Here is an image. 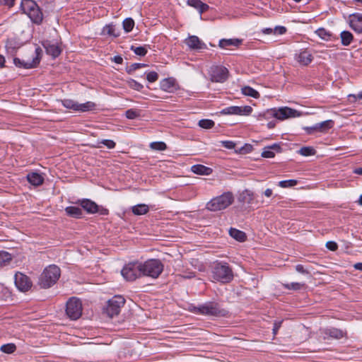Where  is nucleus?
Instances as JSON below:
<instances>
[{
    "mask_svg": "<svg viewBox=\"0 0 362 362\" xmlns=\"http://www.w3.org/2000/svg\"><path fill=\"white\" fill-rule=\"evenodd\" d=\"M241 90L242 93L245 95L250 96L254 98H259L260 97L259 92L250 86H244L242 88Z\"/></svg>",
    "mask_w": 362,
    "mask_h": 362,
    "instance_id": "f704fd0d",
    "label": "nucleus"
},
{
    "mask_svg": "<svg viewBox=\"0 0 362 362\" xmlns=\"http://www.w3.org/2000/svg\"><path fill=\"white\" fill-rule=\"evenodd\" d=\"M349 26L356 33H362V13H354L349 15Z\"/></svg>",
    "mask_w": 362,
    "mask_h": 362,
    "instance_id": "2eb2a0df",
    "label": "nucleus"
},
{
    "mask_svg": "<svg viewBox=\"0 0 362 362\" xmlns=\"http://www.w3.org/2000/svg\"><path fill=\"white\" fill-rule=\"evenodd\" d=\"M209 76L212 82L224 83L229 76L228 69L221 65H213L209 69Z\"/></svg>",
    "mask_w": 362,
    "mask_h": 362,
    "instance_id": "9b49d317",
    "label": "nucleus"
},
{
    "mask_svg": "<svg viewBox=\"0 0 362 362\" xmlns=\"http://www.w3.org/2000/svg\"><path fill=\"white\" fill-rule=\"evenodd\" d=\"M21 8L31 20L37 25H40L43 20V13L42 9L33 0H22Z\"/></svg>",
    "mask_w": 362,
    "mask_h": 362,
    "instance_id": "20e7f679",
    "label": "nucleus"
},
{
    "mask_svg": "<svg viewBox=\"0 0 362 362\" xmlns=\"http://www.w3.org/2000/svg\"><path fill=\"white\" fill-rule=\"evenodd\" d=\"M282 286L288 290H293V291H299L304 288L305 286V284L303 283H298V282H292V283H286L282 284Z\"/></svg>",
    "mask_w": 362,
    "mask_h": 362,
    "instance_id": "4c0bfd02",
    "label": "nucleus"
},
{
    "mask_svg": "<svg viewBox=\"0 0 362 362\" xmlns=\"http://www.w3.org/2000/svg\"><path fill=\"white\" fill-rule=\"evenodd\" d=\"M298 153L303 156H310L315 155L317 151L313 146H303Z\"/></svg>",
    "mask_w": 362,
    "mask_h": 362,
    "instance_id": "ea45409f",
    "label": "nucleus"
},
{
    "mask_svg": "<svg viewBox=\"0 0 362 362\" xmlns=\"http://www.w3.org/2000/svg\"><path fill=\"white\" fill-rule=\"evenodd\" d=\"M187 4L188 6L197 9L200 14L204 13L209 8V6L203 3L201 0H187Z\"/></svg>",
    "mask_w": 362,
    "mask_h": 362,
    "instance_id": "4be33fe9",
    "label": "nucleus"
},
{
    "mask_svg": "<svg viewBox=\"0 0 362 362\" xmlns=\"http://www.w3.org/2000/svg\"><path fill=\"white\" fill-rule=\"evenodd\" d=\"M13 64L18 68L29 69L37 67L39 65L38 58L33 59L30 62H25L18 57L13 58Z\"/></svg>",
    "mask_w": 362,
    "mask_h": 362,
    "instance_id": "f3484780",
    "label": "nucleus"
},
{
    "mask_svg": "<svg viewBox=\"0 0 362 362\" xmlns=\"http://www.w3.org/2000/svg\"><path fill=\"white\" fill-rule=\"evenodd\" d=\"M127 83H128L129 86L131 88L138 90V91H141L144 88V86L142 84H141L140 83L137 82L136 81H135L134 79H132V78H130L127 81Z\"/></svg>",
    "mask_w": 362,
    "mask_h": 362,
    "instance_id": "8fccbe9b",
    "label": "nucleus"
},
{
    "mask_svg": "<svg viewBox=\"0 0 362 362\" xmlns=\"http://www.w3.org/2000/svg\"><path fill=\"white\" fill-rule=\"evenodd\" d=\"M234 200L231 192H226L211 199L206 204V209L211 211H217L226 209Z\"/></svg>",
    "mask_w": 362,
    "mask_h": 362,
    "instance_id": "423d86ee",
    "label": "nucleus"
},
{
    "mask_svg": "<svg viewBox=\"0 0 362 362\" xmlns=\"http://www.w3.org/2000/svg\"><path fill=\"white\" fill-rule=\"evenodd\" d=\"M164 265L158 259H150L141 262L142 276L157 279L163 272Z\"/></svg>",
    "mask_w": 362,
    "mask_h": 362,
    "instance_id": "39448f33",
    "label": "nucleus"
},
{
    "mask_svg": "<svg viewBox=\"0 0 362 362\" xmlns=\"http://www.w3.org/2000/svg\"><path fill=\"white\" fill-rule=\"evenodd\" d=\"M359 93L357 95L349 94L348 98L350 103H356L357 100H359Z\"/></svg>",
    "mask_w": 362,
    "mask_h": 362,
    "instance_id": "69168bd1",
    "label": "nucleus"
},
{
    "mask_svg": "<svg viewBox=\"0 0 362 362\" xmlns=\"http://www.w3.org/2000/svg\"><path fill=\"white\" fill-rule=\"evenodd\" d=\"M122 27L125 33L131 32L134 27V21L132 18H127L122 22Z\"/></svg>",
    "mask_w": 362,
    "mask_h": 362,
    "instance_id": "a19ab883",
    "label": "nucleus"
},
{
    "mask_svg": "<svg viewBox=\"0 0 362 362\" xmlns=\"http://www.w3.org/2000/svg\"><path fill=\"white\" fill-rule=\"evenodd\" d=\"M296 270L300 273V274H309V272L305 269L303 267V265L302 264H297L296 266Z\"/></svg>",
    "mask_w": 362,
    "mask_h": 362,
    "instance_id": "680f3d73",
    "label": "nucleus"
},
{
    "mask_svg": "<svg viewBox=\"0 0 362 362\" xmlns=\"http://www.w3.org/2000/svg\"><path fill=\"white\" fill-rule=\"evenodd\" d=\"M267 114L271 115L278 119L283 120L285 119L299 117L300 114L294 109L288 107H281L278 110L271 109L268 110Z\"/></svg>",
    "mask_w": 362,
    "mask_h": 362,
    "instance_id": "f8f14e48",
    "label": "nucleus"
},
{
    "mask_svg": "<svg viewBox=\"0 0 362 362\" xmlns=\"http://www.w3.org/2000/svg\"><path fill=\"white\" fill-rule=\"evenodd\" d=\"M149 211V207L145 204H139L132 207V212L136 216L146 214Z\"/></svg>",
    "mask_w": 362,
    "mask_h": 362,
    "instance_id": "c756f323",
    "label": "nucleus"
},
{
    "mask_svg": "<svg viewBox=\"0 0 362 362\" xmlns=\"http://www.w3.org/2000/svg\"><path fill=\"white\" fill-rule=\"evenodd\" d=\"M61 276L60 268L51 264L45 267L39 277L38 284L42 288H49L54 285Z\"/></svg>",
    "mask_w": 362,
    "mask_h": 362,
    "instance_id": "7ed1b4c3",
    "label": "nucleus"
},
{
    "mask_svg": "<svg viewBox=\"0 0 362 362\" xmlns=\"http://www.w3.org/2000/svg\"><path fill=\"white\" fill-rule=\"evenodd\" d=\"M211 276L216 281L227 284L233 279V272L228 263L216 262L211 267Z\"/></svg>",
    "mask_w": 362,
    "mask_h": 362,
    "instance_id": "f03ea898",
    "label": "nucleus"
},
{
    "mask_svg": "<svg viewBox=\"0 0 362 362\" xmlns=\"http://www.w3.org/2000/svg\"><path fill=\"white\" fill-rule=\"evenodd\" d=\"M100 143L105 145L109 149H112L116 146V143L113 140L110 139H103Z\"/></svg>",
    "mask_w": 362,
    "mask_h": 362,
    "instance_id": "603ef678",
    "label": "nucleus"
},
{
    "mask_svg": "<svg viewBox=\"0 0 362 362\" xmlns=\"http://www.w3.org/2000/svg\"><path fill=\"white\" fill-rule=\"evenodd\" d=\"M262 31L265 35H270L274 33V30L270 28H264V29H262Z\"/></svg>",
    "mask_w": 362,
    "mask_h": 362,
    "instance_id": "774afa93",
    "label": "nucleus"
},
{
    "mask_svg": "<svg viewBox=\"0 0 362 362\" xmlns=\"http://www.w3.org/2000/svg\"><path fill=\"white\" fill-rule=\"evenodd\" d=\"M303 129L305 131L307 134L310 135L314 134L315 132H318V126L317 124H315L312 127H303Z\"/></svg>",
    "mask_w": 362,
    "mask_h": 362,
    "instance_id": "864d4df0",
    "label": "nucleus"
},
{
    "mask_svg": "<svg viewBox=\"0 0 362 362\" xmlns=\"http://www.w3.org/2000/svg\"><path fill=\"white\" fill-rule=\"evenodd\" d=\"M151 149L155 151H165L167 149V145L163 141H153L150 144Z\"/></svg>",
    "mask_w": 362,
    "mask_h": 362,
    "instance_id": "37998d69",
    "label": "nucleus"
},
{
    "mask_svg": "<svg viewBox=\"0 0 362 362\" xmlns=\"http://www.w3.org/2000/svg\"><path fill=\"white\" fill-rule=\"evenodd\" d=\"M281 151L282 148L279 144H274L264 148L262 152V156L267 158H274L275 156V152L281 153Z\"/></svg>",
    "mask_w": 362,
    "mask_h": 362,
    "instance_id": "6ab92c4d",
    "label": "nucleus"
},
{
    "mask_svg": "<svg viewBox=\"0 0 362 362\" xmlns=\"http://www.w3.org/2000/svg\"><path fill=\"white\" fill-rule=\"evenodd\" d=\"M185 44L192 49H204L207 48L206 45L196 35H192L187 38Z\"/></svg>",
    "mask_w": 362,
    "mask_h": 362,
    "instance_id": "dca6fc26",
    "label": "nucleus"
},
{
    "mask_svg": "<svg viewBox=\"0 0 362 362\" xmlns=\"http://www.w3.org/2000/svg\"><path fill=\"white\" fill-rule=\"evenodd\" d=\"M255 196L254 193L249 190L245 189L242 193L240 194L238 201L243 204H247V205H252L254 203Z\"/></svg>",
    "mask_w": 362,
    "mask_h": 362,
    "instance_id": "412c9836",
    "label": "nucleus"
},
{
    "mask_svg": "<svg viewBox=\"0 0 362 362\" xmlns=\"http://www.w3.org/2000/svg\"><path fill=\"white\" fill-rule=\"evenodd\" d=\"M298 181L296 180H282L279 182V186L282 188L291 187L296 185Z\"/></svg>",
    "mask_w": 362,
    "mask_h": 362,
    "instance_id": "09e8293b",
    "label": "nucleus"
},
{
    "mask_svg": "<svg viewBox=\"0 0 362 362\" xmlns=\"http://www.w3.org/2000/svg\"><path fill=\"white\" fill-rule=\"evenodd\" d=\"M42 45L45 48L46 53L48 55L55 59L60 55L62 53V49L58 46L57 43H53L49 40H45L42 42Z\"/></svg>",
    "mask_w": 362,
    "mask_h": 362,
    "instance_id": "4468645a",
    "label": "nucleus"
},
{
    "mask_svg": "<svg viewBox=\"0 0 362 362\" xmlns=\"http://www.w3.org/2000/svg\"><path fill=\"white\" fill-rule=\"evenodd\" d=\"M145 66H147V64H142V63H134V64H132L131 65L127 66L126 67V71L127 72V74H131L136 69H139L140 68L145 67Z\"/></svg>",
    "mask_w": 362,
    "mask_h": 362,
    "instance_id": "49530a36",
    "label": "nucleus"
},
{
    "mask_svg": "<svg viewBox=\"0 0 362 362\" xmlns=\"http://www.w3.org/2000/svg\"><path fill=\"white\" fill-rule=\"evenodd\" d=\"M252 150V146L250 144H245L243 147L239 149L240 153L245 154L251 152Z\"/></svg>",
    "mask_w": 362,
    "mask_h": 362,
    "instance_id": "4d7b16f0",
    "label": "nucleus"
},
{
    "mask_svg": "<svg viewBox=\"0 0 362 362\" xmlns=\"http://www.w3.org/2000/svg\"><path fill=\"white\" fill-rule=\"evenodd\" d=\"M325 334L333 339H339L344 337L346 332H344L343 330L340 329L331 327L326 329L325 331Z\"/></svg>",
    "mask_w": 362,
    "mask_h": 362,
    "instance_id": "a878e982",
    "label": "nucleus"
},
{
    "mask_svg": "<svg viewBox=\"0 0 362 362\" xmlns=\"http://www.w3.org/2000/svg\"><path fill=\"white\" fill-rule=\"evenodd\" d=\"M229 235L235 240L239 242H244L247 239V236L245 232L238 229L230 228L229 230Z\"/></svg>",
    "mask_w": 362,
    "mask_h": 362,
    "instance_id": "bb28decb",
    "label": "nucleus"
},
{
    "mask_svg": "<svg viewBox=\"0 0 362 362\" xmlns=\"http://www.w3.org/2000/svg\"><path fill=\"white\" fill-rule=\"evenodd\" d=\"M16 349V346L14 344H6L1 346L0 350L6 354H12Z\"/></svg>",
    "mask_w": 362,
    "mask_h": 362,
    "instance_id": "de8ad7c7",
    "label": "nucleus"
},
{
    "mask_svg": "<svg viewBox=\"0 0 362 362\" xmlns=\"http://www.w3.org/2000/svg\"><path fill=\"white\" fill-rule=\"evenodd\" d=\"M286 28L281 25H277L274 29V33L278 35H284L286 33Z\"/></svg>",
    "mask_w": 362,
    "mask_h": 362,
    "instance_id": "13d9d810",
    "label": "nucleus"
},
{
    "mask_svg": "<svg viewBox=\"0 0 362 362\" xmlns=\"http://www.w3.org/2000/svg\"><path fill=\"white\" fill-rule=\"evenodd\" d=\"M341 42L344 46H349L354 41V35L353 34L348 31L344 30L340 34Z\"/></svg>",
    "mask_w": 362,
    "mask_h": 362,
    "instance_id": "7c9ffc66",
    "label": "nucleus"
},
{
    "mask_svg": "<svg viewBox=\"0 0 362 362\" xmlns=\"http://www.w3.org/2000/svg\"><path fill=\"white\" fill-rule=\"evenodd\" d=\"M282 321H275L272 329L273 334L275 336L277 334L279 329L281 327Z\"/></svg>",
    "mask_w": 362,
    "mask_h": 362,
    "instance_id": "052dcab7",
    "label": "nucleus"
},
{
    "mask_svg": "<svg viewBox=\"0 0 362 362\" xmlns=\"http://www.w3.org/2000/svg\"><path fill=\"white\" fill-rule=\"evenodd\" d=\"M296 59L300 64L307 66L310 64L313 59V57L308 49L301 50L299 54H296Z\"/></svg>",
    "mask_w": 362,
    "mask_h": 362,
    "instance_id": "a211bd4d",
    "label": "nucleus"
},
{
    "mask_svg": "<svg viewBox=\"0 0 362 362\" xmlns=\"http://www.w3.org/2000/svg\"><path fill=\"white\" fill-rule=\"evenodd\" d=\"M26 179L30 184L35 187L42 185L45 180L44 177L37 172L29 173L26 176Z\"/></svg>",
    "mask_w": 362,
    "mask_h": 362,
    "instance_id": "aec40b11",
    "label": "nucleus"
},
{
    "mask_svg": "<svg viewBox=\"0 0 362 362\" xmlns=\"http://www.w3.org/2000/svg\"><path fill=\"white\" fill-rule=\"evenodd\" d=\"M241 43L242 40L239 39H221L219 40L218 46L221 48L229 46L238 47Z\"/></svg>",
    "mask_w": 362,
    "mask_h": 362,
    "instance_id": "c85d7f7f",
    "label": "nucleus"
},
{
    "mask_svg": "<svg viewBox=\"0 0 362 362\" xmlns=\"http://www.w3.org/2000/svg\"><path fill=\"white\" fill-rule=\"evenodd\" d=\"M241 115H249L252 112V108L249 105L241 107Z\"/></svg>",
    "mask_w": 362,
    "mask_h": 362,
    "instance_id": "bf43d9fd",
    "label": "nucleus"
},
{
    "mask_svg": "<svg viewBox=\"0 0 362 362\" xmlns=\"http://www.w3.org/2000/svg\"><path fill=\"white\" fill-rule=\"evenodd\" d=\"M15 0H0V5L12 7L14 5Z\"/></svg>",
    "mask_w": 362,
    "mask_h": 362,
    "instance_id": "e2e57ef3",
    "label": "nucleus"
},
{
    "mask_svg": "<svg viewBox=\"0 0 362 362\" xmlns=\"http://www.w3.org/2000/svg\"><path fill=\"white\" fill-rule=\"evenodd\" d=\"M122 276L129 281H135L142 276L141 262L134 261L126 264L121 271Z\"/></svg>",
    "mask_w": 362,
    "mask_h": 362,
    "instance_id": "0eeeda50",
    "label": "nucleus"
},
{
    "mask_svg": "<svg viewBox=\"0 0 362 362\" xmlns=\"http://www.w3.org/2000/svg\"><path fill=\"white\" fill-rule=\"evenodd\" d=\"M96 104L91 101H88L85 103H78V107H76L77 111L76 112H89L92 111L95 109Z\"/></svg>",
    "mask_w": 362,
    "mask_h": 362,
    "instance_id": "2f4dec72",
    "label": "nucleus"
},
{
    "mask_svg": "<svg viewBox=\"0 0 362 362\" xmlns=\"http://www.w3.org/2000/svg\"><path fill=\"white\" fill-rule=\"evenodd\" d=\"M146 79L150 83L156 82L158 79V74L156 71L146 72Z\"/></svg>",
    "mask_w": 362,
    "mask_h": 362,
    "instance_id": "3c124183",
    "label": "nucleus"
},
{
    "mask_svg": "<svg viewBox=\"0 0 362 362\" xmlns=\"http://www.w3.org/2000/svg\"><path fill=\"white\" fill-rule=\"evenodd\" d=\"M76 204H79L87 214H99L102 216H107L109 214V210L103 206L98 205L95 202L89 199H78Z\"/></svg>",
    "mask_w": 362,
    "mask_h": 362,
    "instance_id": "1a4fd4ad",
    "label": "nucleus"
},
{
    "mask_svg": "<svg viewBox=\"0 0 362 362\" xmlns=\"http://www.w3.org/2000/svg\"><path fill=\"white\" fill-rule=\"evenodd\" d=\"M65 212L69 217L74 218H81L83 217L82 209L78 206H67L65 208Z\"/></svg>",
    "mask_w": 362,
    "mask_h": 362,
    "instance_id": "b1692460",
    "label": "nucleus"
},
{
    "mask_svg": "<svg viewBox=\"0 0 362 362\" xmlns=\"http://www.w3.org/2000/svg\"><path fill=\"white\" fill-rule=\"evenodd\" d=\"M15 284L21 291H28L32 287V281L25 274L17 272L14 276Z\"/></svg>",
    "mask_w": 362,
    "mask_h": 362,
    "instance_id": "ddd939ff",
    "label": "nucleus"
},
{
    "mask_svg": "<svg viewBox=\"0 0 362 362\" xmlns=\"http://www.w3.org/2000/svg\"><path fill=\"white\" fill-rule=\"evenodd\" d=\"M192 173L200 175H209L212 173L213 170L207 166L201 164H196L191 167Z\"/></svg>",
    "mask_w": 362,
    "mask_h": 362,
    "instance_id": "5701e85b",
    "label": "nucleus"
},
{
    "mask_svg": "<svg viewBox=\"0 0 362 362\" xmlns=\"http://www.w3.org/2000/svg\"><path fill=\"white\" fill-rule=\"evenodd\" d=\"M82 303L75 297L70 298L66 303V314L73 320L78 319L82 315Z\"/></svg>",
    "mask_w": 362,
    "mask_h": 362,
    "instance_id": "9d476101",
    "label": "nucleus"
},
{
    "mask_svg": "<svg viewBox=\"0 0 362 362\" xmlns=\"http://www.w3.org/2000/svg\"><path fill=\"white\" fill-rule=\"evenodd\" d=\"M35 53V57H33V59L38 58V61H39V63H40V61H41L42 53V49L40 47H36Z\"/></svg>",
    "mask_w": 362,
    "mask_h": 362,
    "instance_id": "0e129e2a",
    "label": "nucleus"
},
{
    "mask_svg": "<svg viewBox=\"0 0 362 362\" xmlns=\"http://www.w3.org/2000/svg\"><path fill=\"white\" fill-rule=\"evenodd\" d=\"M112 60L114 62H115L116 64H122V62H123V59H122V57L121 56H119V55H116V56H115V57L112 59Z\"/></svg>",
    "mask_w": 362,
    "mask_h": 362,
    "instance_id": "338daca9",
    "label": "nucleus"
},
{
    "mask_svg": "<svg viewBox=\"0 0 362 362\" xmlns=\"http://www.w3.org/2000/svg\"><path fill=\"white\" fill-rule=\"evenodd\" d=\"M315 33L322 40H329L332 34L327 31L324 28H320L316 31Z\"/></svg>",
    "mask_w": 362,
    "mask_h": 362,
    "instance_id": "c03bdc74",
    "label": "nucleus"
},
{
    "mask_svg": "<svg viewBox=\"0 0 362 362\" xmlns=\"http://www.w3.org/2000/svg\"><path fill=\"white\" fill-rule=\"evenodd\" d=\"M62 105L66 109L77 111L76 107H78V103L71 99H64L61 100Z\"/></svg>",
    "mask_w": 362,
    "mask_h": 362,
    "instance_id": "58836bf2",
    "label": "nucleus"
},
{
    "mask_svg": "<svg viewBox=\"0 0 362 362\" xmlns=\"http://www.w3.org/2000/svg\"><path fill=\"white\" fill-rule=\"evenodd\" d=\"M190 311L199 315L206 316L223 317L228 316L229 311L221 307V305L214 301H209L199 306H192Z\"/></svg>",
    "mask_w": 362,
    "mask_h": 362,
    "instance_id": "f257e3e1",
    "label": "nucleus"
},
{
    "mask_svg": "<svg viewBox=\"0 0 362 362\" xmlns=\"http://www.w3.org/2000/svg\"><path fill=\"white\" fill-rule=\"evenodd\" d=\"M124 303V298L122 296H115L107 300L106 306L103 308V313L110 318L117 316Z\"/></svg>",
    "mask_w": 362,
    "mask_h": 362,
    "instance_id": "6e6552de",
    "label": "nucleus"
},
{
    "mask_svg": "<svg viewBox=\"0 0 362 362\" xmlns=\"http://www.w3.org/2000/svg\"><path fill=\"white\" fill-rule=\"evenodd\" d=\"M101 34L117 37L120 35V31L116 29L115 25L108 24L103 28Z\"/></svg>",
    "mask_w": 362,
    "mask_h": 362,
    "instance_id": "cd10ccee",
    "label": "nucleus"
},
{
    "mask_svg": "<svg viewBox=\"0 0 362 362\" xmlns=\"http://www.w3.org/2000/svg\"><path fill=\"white\" fill-rule=\"evenodd\" d=\"M125 116L129 119H134L141 116V110L137 109H129L125 112Z\"/></svg>",
    "mask_w": 362,
    "mask_h": 362,
    "instance_id": "79ce46f5",
    "label": "nucleus"
},
{
    "mask_svg": "<svg viewBox=\"0 0 362 362\" xmlns=\"http://www.w3.org/2000/svg\"><path fill=\"white\" fill-rule=\"evenodd\" d=\"M175 85V81L173 78H164L160 82V89L167 91L171 92L173 90Z\"/></svg>",
    "mask_w": 362,
    "mask_h": 362,
    "instance_id": "393cba45",
    "label": "nucleus"
},
{
    "mask_svg": "<svg viewBox=\"0 0 362 362\" xmlns=\"http://www.w3.org/2000/svg\"><path fill=\"white\" fill-rule=\"evenodd\" d=\"M317 124L318 126V132H327L334 127V122L332 119H328Z\"/></svg>",
    "mask_w": 362,
    "mask_h": 362,
    "instance_id": "473e14b6",
    "label": "nucleus"
},
{
    "mask_svg": "<svg viewBox=\"0 0 362 362\" xmlns=\"http://www.w3.org/2000/svg\"><path fill=\"white\" fill-rule=\"evenodd\" d=\"M12 259V256L10 253L6 251H0V267L8 265Z\"/></svg>",
    "mask_w": 362,
    "mask_h": 362,
    "instance_id": "72a5a7b5",
    "label": "nucleus"
},
{
    "mask_svg": "<svg viewBox=\"0 0 362 362\" xmlns=\"http://www.w3.org/2000/svg\"><path fill=\"white\" fill-rule=\"evenodd\" d=\"M149 45H146L144 46H140V47H135L134 45H132L130 47V49L134 52L135 54L140 56V57H144L147 52V47H149Z\"/></svg>",
    "mask_w": 362,
    "mask_h": 362,
    "instance_id": "c9c22d12",
    "label": "nucleus"
},
{
    "mask_svg": "<svg viewBox=\"0 0 362 362\" xmlns=\"http://www.w3.org/2000/svg\"><path fill=\"white\" fill-rule=\"evenodd\" d=\"M221 143L223 147L228 149H233L235 147V144L232 141H222Z\"/></svg>",
    "mask_w": 362,
    "mask_h": 362,
    "instance_id": "5fc2aeb1",
    "label": "nucleus"
},
{
    "mask_svg": "<svg viewBox=\"0 0 362 362\" xmlns=\"http://www.w3.org/2000/svg\"><path fill=\"white\" fill-rule=\"evenodd\" d=\"M221 113L223 115H240L241 112V107L239 106H230L228 107H226L221 110Z\"/></svg>",
    "mask_w": 362,
    "mask_h": 362,
    "instance_id": "e433bc0d",
    "label": "nucleus"
},
{
    "mask_svg": "<svg viewBox=\"0 0 362 362\" xmlns=\"http://www.w3.org/2000/svg\"><path fill=\"white\" fill-rule=\"evenodd\" d=\"M326 247L330 251L334 252L338 249V245L334 241H328L326 243Z\"/></svg>",
    "mask_w": 362,
    "mask_h": 362,
    "instance_id": "6e6d98bb",
    "label": "nucleus"
},
{
    "mask_svg": "<svg viewBox=\"0 0 362 362\" xmlns=\"http://www.w3.org/2000/svg\"><path fill=\"white\" fill-rule=\"evenodd\" d=\"M215 122L209 119H202L199 121V126L203 129H209L214 127Z\"/></svg>",
    "mask_w": 362,
    "mask_h": 362,
    "instance_id": "a18cd8bd",
    "label": "nucleus"
}]
</instances>
